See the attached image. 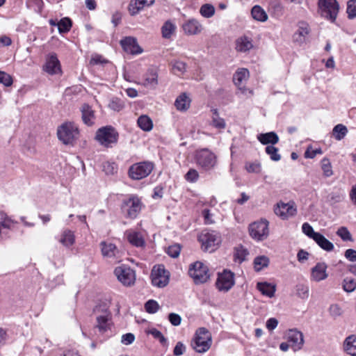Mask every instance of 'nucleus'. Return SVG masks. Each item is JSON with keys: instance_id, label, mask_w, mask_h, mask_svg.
I'll list each match as a JSON object with an SVG mask.
<instances>
[{"instance_id": "30", "label": "nucleus", "mask_w": 356, "mask_h": 356, "mask_svg": "<svg viewBox=\"0 0 356 356\" xmlns=\"http://www.w3.org/2000/svg\"><path fill=\"white\" fill-rule=\"evenodd\" d=\"M309 33V25L305 22H300L299 28L294 35V39L297 42H302Z\"/></svg>"}, {"instance_id": "11", "label": "nucleus", "mask_w": 356, "mask_h": 356, "mask_svg": "<svg viewBox=\"0 0 356 356\" xmlns=\"http://www.w3.org/2000/svg\"><path fill=\"white\" fill-rule=\"evenodd\" d=\"M274 213L282 220H286L296 215L297 208L293 202H280L275 206Z\"/></svg>"}, {"instance_id": "10", "label": "nucleus", "mask_w": 356, "mask_h": 356, "mask_svg": "<svg viewBox=\"0 0 356 356\" xmlns=\"http://www.w3.org/2000/svg\"><path fill=\"white\" fill-rule=\"evenodd\" d=\"M249 232L250 236L258 241H262L268 235V222L261 220L250 225Z\"/></svg>"}, {"instance_id": "50", "label": "nucleus", "mask_w": 356, "mask_h": 356, "mask_svg": "<svg viewBox=\"0 0 356 356\" xmlns=\"http://www.w3.org/2000/svg\"><path fill=\"white\" fill-rule=\"evenodd\" d=\"M347 14L349 19L356 17V0H349L348 1Z\"/></svg>"}, {"instance_id": "19", "label": "nucleus", "mask_w": 356, "mask_h": 356, "mask_svg": "<svg viewBox=\"0 0 356 356\" xmlns=\"http://www.w3.org/2000/svg\"><path fill=\"white\" fill-rule=\"evenodd\" d=\"M120 44L126 52L131 54H137L143 51L136 39L133 37L124 38L120 41Z\"/></svg>"}, {"instance_id": "42", "label": "nucleus", "mask_w": 356, "mask_h": 356, "mask_svg": "<svg viewBox=\"0 0 356 356\" xmlns=\"http://www.w3.org/2000/svg\"><path fill=\"white\" fill-rule=\"evenodd\" d=\"M57 26L60 33H67L72 27V21L68 17H64L58 22Z\"/></svg>"}, {"instance_id": "53", "label": "nucleus", "mask_w": 356, "mask_h": 356, "mask_svg": "<svg viewBox=\"0 0 356 356\" xmlns=\"http://www.w3.org/2000/svg\"><path fill=\"white\" fill-rule=\"evenodd\" d=\"M248 254V250L243 247L241 246L236 248L235 258L238 260L240 263L245 260Z\"/></svg>"}, {"instance_id": "22", "label": "nucleus", "mask_w": 356, "mask_h": 356, "mask_svg": "<svg viewBox=\"0 0 356 356\" xmlns=\"http://www.w3.org/2000/svg\"><path fill=\"white\" fill-rule=\"evenodd\" d=\"M154 0H131L129 11L131 15H136L140 10L152 5Z\"/></svg>"}, {"instance_id": "6", "label": "nucleus", "mask_w": 356, "mask_h": 356, "mask_svg": "<svg viewBox=\"0 0 356 356\" xmlns=\"http://www.w3.org/2000/svg\"><path fill=\"white\" fill-rule=\"evenodd\" d=\"M142 209V202L136 195H131L128 199L124 200L121 209L124 216L134 219L136 218Z\"/></svg>"}, {"instance_id": "25", "label": "nucleus", "mask_w": 356, "mask_h": 356, "mask_svg": "<svg viewBox=\"0 0 356 356\" xmlns=\"http://www.w3.org/2000/svg\"><path fill=\"white\" fill-rule=\"evenodd\" d=\"M124 234L131 245L136 247H143L144 245L145 241L140 233L134 230H127Z\"/></svg>"}, {"instance_id": "17", "label": "nucleus", "mask_w": 356, "mask_h": 356, "mask_svg": "<svg viewBox=\"0 0 356 356\" xmlns=\"http://www.w3.org/2000/svg\"><path fill=\"white\" fill-rule=\"evenodd\" d=\"M182 28L184 33L189 35H198L203 30V26L201 23L194 18L186 21L183 24Z\"/></svg>"}, {"instance_id": "5", "label": "nucleus", "mask_w": 356, "mask_h": 356, "mask_svg": "<svg viewBox=\"0 0 356 356\" xmlns=\"http://www.w3.org/2000/svg\"><path fill=\"white\" fill-rule=\"evenodd\" d=\"M318 9L321 15L334 22L337 17L339 5L337 0H318Z\"/></svg>"}, {"instance_id": "39", "label": "nucleus", "mask_w": 356, "mask_h": 356, "mask_svg": "<svg viewBox=\"0 0 356 356\" xmlns=\"http://www.w3.org/2000/svg\"><path fill=\"white\" fill-rule=\"evenodd\" d=\"M332 133L337 140H341L347 134L348 129L346 126L339 124L334 127Z\"/></svg>"}, {"instance_id": "28", "label": "nucleus", "mask_w": 356, "mask_h": 356, "mask_svg": "<svg viewBox=\"0 0 356 356\" xmlns=\"http://www.w3.org/2000/svg\"><path fill=\"white\" fill-rule=\"evenodd\" d=\"M343 346L348 354L356 356V335L353 334L348 337L343 342Z\"/></svg>"}, {"instance_id": "52", "label": "nucleus", "mask_w": 356, "mask_h": 356, "mask_svg": "<svg viewBox=\"0 0 356 356\" xmlns=\"http://www.w3.org/2000/svg\"><path fill=\"white\" fill-rule=\"evenodd\" d=\"M337 234L339 237H341V238L344 241H353V238H352L350 232L345 227H341L340 228H339L337 232Z\"/></svg>"}, {"instance_id": "38", "label": "nucleus", "mask_w": 356, "mask_h": 356, "mask_svg": "<svg viewBox=\"0 0 356 356\" xmlns=\"http://www.w3.org/2000/svg\"><path fill=\"white\" fill-rule=\"evenodd\" d=\"M172 70L175 74L183 75L186 71V64L181 60H175L172 63Z\"/></svg>"}, {"instance_id": "46", "label": "nucleus", "mask_w": 356, "mask_h": 356, "mask_svg": "<svg viewBox=\"0 0 356 356\" xmlns=\"http://www.w3.org/2000/svg\"><path fill=\"white\" fill-rule=\"evenodd\" d=\"M343 289L346 292H353L356 289V280L353 278L346 277L343 282Z\"/></svg>"}, {"instance_id": "8", "label": "nucleus", "mask_w": 356, "mask_h": 356, "mask_svg": "<svg viewBox=\"0 0 356 356\" xmlns=\"http://www.w3.org/2000/svg\"><path fill=\"white\" fill-rule=\"evenodd\" d=\"M188 274L196 284L205 283L209 279L207 266L200 261H197L190 266Z\"/></svg>"}, {"instance_id": "63", "label": "nucleus", "mask_w": 356, "mask_h": 356, "mask_svg": "<svg viewBox=\"0 0 356 356\" xmlns=\"http://www.w3.org/2000/svg\"><path fill=\"white\" fill-rule=\"evenodd\" d=\"M115 166L114 163L109 162H105L103 164V170L106 174H113L115 170Z\"/></svg>"}, {"instance_id": "2", "label": "nucleus", "mask_w": 356, "mask_h": 356, "mask_svg": "<svg viewBox=\"0 0 356 356\" xmlns=\"http://www.w3.org/2000/svg\"><path fill=\"white\" fill-rule=\"evenodd\" d=\"M203 251L212 252L215 251L221 243L220 236L214 231L204 230L198 236Z\"/></svg>"}, {"instance_id": "18", "label": "nucleus", "mask_w": 356, "mask_h": 356, "mask_svg": "<svg viewBox=\"0 0 356 356\" xmlns=\"http://www.w3.org/2000/svg\"><path fill=\"white\" fill-rule=\"evenodd\" d=\"M80 112L81 113V120L85 124L90 127L95 124L96 118L95 112L91 106L86 103L83 104L80 107Z\"/></svg>"}, {"instance_id": "15", "label": "nucleus", "mask_w": 356, "mask_h": 356, "mask_svg": "<svg viewBox=\"0 0 356 356\" xmlns=\"http://www.w3.org/2000/svg\"><path fill=\"white\" fill-rule=\"evenodd\" d=\"M327 266L324 262H318L311 269L310 280L313 282H319L325 280L327 277Z\"/></svg>"}, {"instance_id": "1", "label": "nucleus", "mask_w": 356, "mask_h": 356, "mask_svg": "<svg viewBox=\"0 0 356 356\" xmlns=\"http://www.w3.org/2000/svg\"><path fill=\"white\" fill-rule=\"evenodd\" d=\"M57 136L63 144L73 145L79 136L78 126L74 122H66L58 127Z\"/></svg>"}, {"instance_id": "55", "label": "nucleus", "mask_w": 356, "mask_h": 356, "mask_svg": "<svg viewBox=\"0 0 356 356\" xmlns=\"http://www.w3.org/2000/svg\"><path fill=\"white\" fill-rule=\"evenodd\" d=\"M302 232L309 238L314 239L315 234H318V232H315L312 227L307 222L303 223L302 226Z\"/></svg>"}, {"instance_id": "64", "label": "nucleus", "mask_w": 356, "mask_h": 356, "mask_svg": "<svg viewBox=\"0 0 356 356\" xmlns=\"http://www.w3.org/2000/svg\"><path fill=\"white\" fill-rule=\"evenodd\" d=\"M344 256L350 261H356V250L353 249L346 250Z\"/></svg>"}, {"instance_id": "35", "label": "nucleus", "mask_w": 356, "mask_h": 356, "mask_svg": "<svg viewBox=\"0 0 356 356\" xmlns=\"http://www.w3.org/2000/svg\"><path fill=\"white\" fill-rule=\"evenodd\" d=\"M75 238L73 232L70 230H65L60 239V242L66 247L72 245L74 243Z\"/></svg>"}, {"instance_id": "57", "label": "nucleus", "mask_w": 356, "mask_h": 356, "mask_svg": "<svg viewBox=\"0 0 356 356\" xmlns=\"http://www.w3.org/2000/svg\"><path fill=\"white\" fill-rule=\"evenodd\" d=\"M198 177L199 174L197 171L195 169L189 170L188 172L185 175L186 179L191 182L196 181L198 179Z\"/></svg>"}, {"instance_id": "26", "label": "nucleus", "mask_w": 356, "mask_h": 356, "mask_svg": "<svg viewBox=\"0 0 356 356\" xmlns=\"http://www.w3.org/2000/svg\"><path fill=\"white\" fill-rule=\"evenodd\" d=\"M253 47L252 40L247 36H241L236 41V49L239 52H246Z\"/></svg>"}, {"instance_id": "45", "label": "nucleus", "mask_w": 356, "mask_h": 356, "mask_svg": "<svg viewBox=\"0 0 356 356\" xmlns=\"http://www.w3.org/2000/svg\"><path fill=\"white\" fill-rule=\"evenodd\" d=\"M296 295L301 299L305 300L309 298V286L303 284H299L296 286Z\"/></svg>"}, {"instance_id": "51", "label": "nucleus", "mask_w": 356, "mask_h": 356, "mask_svg": "<svg viewBox=\"0 0 356 356\" xmlns=\"http://www.w3.org/2000/svg\"><path fill=\"white\" fill-rule=\"evenodd\" d=\"M245 170L250 173H259L261 172V164L258 162H247L245 165Z\"/></svg>"}, {"instance_id": "31", "label": "nucleus", "mask_w": 356, "mask_h": 356, "mask_svg": "<svg viewBox=\"0 0 356 356\" xmlns=\"http://www.w3.org/2000/svg\"><path fill=\"white\" fill-rule=\"evenodd\" d=\"M315 242L324 250L330 252L334 249V245L321 234H315Z\"/></svg>"}, {"instance_id": "54", "label": "nucleus", "mask_w": 356, "mask_h": 356, "mask_svg": "<svg viewBox=\"0 0 356 356\" xmlns=\"http://www.w3.org/2000/svg\"><path fill=\"white\" fill-rule=\"evenodd\" d=\"M12 76L5 72L0 71V83H2L5 86H10L13 84Z\"/></svg>"}, {"instance_id": "23", "label": "nucleus", "mask_w": 356, "mask_h": 356, "mask_svg": "<svg viewBox=\"0 0 356 356\" xmlns=\"http://www.w3.org/2000/svg\"><path fill=\"white\" fill-rule=\"evenodd\" d=\"M191 99L186 92L181 93L175 99V106L179 111H186L191 106Z\"/></svg>"}, {"instance_id": "58", "label": "nucleus", "mask_w": 356, "mask_h": 356, "mask_svg": "<svg viewBox=\"0 0 356 356\" xmlns=\"http://www.w3.org/2000/svg\"><path fill=\"white\" fill-rule=\"evenodd\" d=\"M108 63V60L104 59L102 56L96 54L92 56L90 64V65H98V64H104Z\"/></svg>"}, {"instance_id": "7", "label": "nucleus", "mask_w": 356, "mask_h": 356, "mask_svg": "<svg viewBox=\"0 0 356 356\" xmlns=\"http://www.w3.org/2000/svg\"><path fill=\"white\" fill-rule=\"evenodd\" d=\"M195 158L197 164L206 171L214 168L218 163L216 155L208 149L197 151Z\"/></svg>"}, {"instance_id": "43", "label": "nucleus", "mask_w": 356, "mask_h": 356, "mask_svg": "<svg viewBox=\"0 0 356 356\" xmlns=\"http://www.w3.org/2000/svg\"><path fill=\"white\" fill-rule=\"evenodd\" d=\"M108 107L114 111L119 112L124 108V103L120 98L113 97L110 100Z\"/></svg>"}, {"instance_id": "20", "label": "nucleus", "mask_w": 356, "mask_h": 356, "mask_svg": "<svg viewBox=\"0 0 356 356\" xmlns=\"http://www.w3.org/2000/svg\"><path fill=\"white\" fill-rule=\"evenodd\" d=\"M44 70L49 74H56L61 72L60 62L55 54L47 58Z\"/></svg>"}, {"instance_id": "56", "label": "nucleus", "mask_w": 356, "mask_h": 356, "mask_svg": "<svg viewBox=\"0 0 356 356\" xmlns=\"http://www.w3.org/2000/svg\"><path fill=\"white\" fill-rule=\"evenodd\" d=\"M329 313L332 317L335 318L341 316L343 310L339 305L333 304L329 307Z\"/></svg>"}, {"instance_id": "4", "label": "nucleus", "mask_w": 356, "mask_h": 356, "mask_svg": "<svg viewBox=\"0 0 356 356\" xmlns=\"http://www.w3.org/2000/svg\"><path fill=\"white\" fill-rule=\"evenodd\" d=\"M95 139L102 145L109 147L118 142V133L113 127L106 126L97 131Z\"/></svg>"}, {"instance_id": "44", "label": "nucleus", "mask_w": 356, "mask_h": 356, "mask_svg": "<svg viewBox=\"0 0 356 356\" xmlns=\"http://www.w3.org/2000/svg\"><path fill=\"white\" fill-rule=\"evenodd\" d=\"M26 6L33 8L36 13H41L44 7L42 0H26Z\"/></svg>"}, {"instance_id": "13", "label": "nucleus", "mask_w": 356, "mask_h": 356, "mask_svg": "<svg viewBox=\"0 0 356 356\" xmlns=\"http://www.w3.org/2000/svg\"><path fill=\"white\" fill-rule=\"evenodd\" d=\"M216 285L220 291L227 292L234 285V273L228 270L219 273Z\"/></svg>"}, {"instance_id": "61", "label": "nucleus", "mask_w": 356, "mask_h": 356, "mask_svg": "<svg viewBox=\"0 0 356 356\" xmlns=\"http://www.w3.org/2000/svg\"><path fill=\"white\" fill-rule=\"evenodd\" d=\"M168 319H169L170 322L171 323V324L175 326H177V325H180L181 321V318L180 316L177 314H175V313L170 314L169 316H168Z\"/></svg>"}, {"instance_id": "29", "label": "nucleus", "mask_w": 356, "mask_h": 356, "mask_svg": "<svg viewBox=\"0 0 356 356\" xmlns=\"http://www.w3.org/2000/svg\"><path fill=\"white\" fill-rule=\"evenodd\" d=\"M257 289L264 296L269 298L274 296L275 292V286L267 282H258Z\"/></svg>"}, {"instance_id": "49", "label": "nucleus", "mask_w": 356, "mask_h": 356, "mask_svg": "<svg viewBox=\"0 0 356 356\" xmlns=\"http://www.w3.org/2000/svg\"><path fill=\"white\" fill-rule=\"evenodd\" d=\"M181 246L179 244H174L166 249V253L172 258H177L179 256Z\"/></svg>"}, {"instance_id": "34", "label": "nucleus", "mask_w": 356, "mask_h": 356, "mask_svg": "<svg viewBox=\"0 0 356 356\" xmlns=\"http://www.w3.org/2000/svg\"><path fill=\"white\" fill-rule=\"evenodd\" d=\"M252 17L260 22H266L268 19V15L259 6H254L251 10Z\"/></svg>"}, {"instance_id": "59", "label": "nucleus", "mask_w": 356, "mask_h": 356, "mask_svg": "<svg viewBox=\"0 0 356 356\" xmlns=\"http://www.w3.org/2000/svg\"><path fill=\"white\" fill-rule=\"evenodd\" d=\"M135 340V336L132 333H127L122 336L121 342L124 345H129Z\"/></svg>"}, {"instance_id": "33", "label": "nucleus", "mask_w": 356, "mask_h": 356, "mask_svg": "<svg viewBox=\"0 0 356 356\" xmlns=\"http://www.w3.org/2000/svg\"><path fill=\"white\" fill-rule=\"evenodd\" d=\"M138 127L145 131H149L153 128L152 120L145 115L140 116L137 120Z\"/></svg>"}, {"instance_id": "12", "label": "nucleus", "mask_w": 356, "mask_h": 356, "mask_svg": "<svg viewBox=\"0 0 356 356\" xmlns=\"http://www.w3.org/2000/svg\"><path fill=\"white\" fill-rule=\"evenodd\" d=\"M114 273L118 280L124 286H131L136 280L135 272L126 266L115 268Z\"/></svg>"}, {"instance_id": "16", "label": "nucleus", "mask_w": 356, "mask_h": 356, "mask_svg": "<svg viewBox=\"0 0 356 356\" xmlns=\"http://www.w3.org/2000/svg\"><path fill=\"white\" fill-rule=\"evenodd\" d=\"M287 341L294 351L299 350L304 343L303 334L297 330H290L287 334Z\"/></svg>"}, {"instance_id": "27", "label": "nucleus", "mask_w": 356, "mask_h": 356, "mask_svg": "<svg viewBox=\"0 0 356 356\" xmlns=\"http://www.w3.org/2000/svg\"><path fill=\"white\" fill-rule=\"evenodd\" d=\"M258 140L263 145H275L279 142V137L274 131L260 134L257 136Z\"/></svg>"}, {"instance_id": "37", "label": "nucleus", "mask_w": 356, "mask_h": 356, "mask_svg": "<svg viewBox=\"0 0 356 356\" xmlns=\"http://www.w3.org/2000/svg\"><path fill=\"white\" fill-rule=\"evenodd\" d=\"M176 26L172 22L167 21L161 27L162 36L164 38H170L175 33Z\"/></svg>"}, {"instance_id": "36", "label": "nucleus", "mask_w": 356, "mask_h": 356, "mask_svg": "<svg viewBox=\"0 0 356 356\" xmlns=\"http://www.w3.org/2000/svg\"><path fill=\"white\" fill-rule=\"evenodd\" d=\"M215 7L211 3L203 4L200 8V15L205 18H211L215 15Z\"/></svg>"}, {"instance_id": "41", "label": "nucleus", "mask_w": 356, "mask_h": 356, "mask_svg": "<svg viewBox=\"0 0 356 356\" xmlns=\"http://www.w3.org/2000/svg\"><path fill=\"white\" fill-rule=\"evenodd\" d=\"M212 125L217 129H224L225 127V120L219 117L217 109H212Z\"/></svg>"}, {"instance_id": "9", "label": "nucleus", "mask_w": 356, "mask_h": 356, "mask_svg": "<svg viewBox=\"0 0 356 356\" xmlns=\"http://www.w3.org/2000/svg\"><path fill=\"white\" fill-rule=\"evenodd\" d=\"M154 168V164L150 162H140L131 165L129 170V177L136 180L146 177Z\"/></svg>"}, {"instance_id": "48", "label": "nucleus", "mask_w": 356, "mask_h": 356, "mask_svg": "<svg viewBox=\"0 0 356 356\" xmlns=\"http://www.w3.org/2000/svg\"><path fill=\"white\" fill-rule=\"evenodd\" d=\"M321 163H322L321 168L323 171V175L327 177L332 176L333 174V172H332L331 163H330L329 159L327 158H324L322 160Z\"/></svg>"}, {"instance_id": "24", "label": "nucleus", "mask_w": 356, "mask_h": 356, "mask_svg": "<svg viewBox=\"0 0 356 356\" xmlns=\"http://www.w3.org/2000/svg\"><path fill=\"white\" fill-rule=\"evenodd\" d=\"M111 314L105 309L102 314L97 316V327L101 332H104L109 328Z\"/></svg>"}, {"instance_id": "14", "label": "nucleus", "mask_w": 356, "mask_h": 356, "mask_svg": "<svg viewBox=\"0 0 356 356\" xmlns=\"http://www.w3.org/2000/svg\"><path fill=\"white\" fill-rule=\"evenodd\" d=\"M100 245L102 255L104 257L110 259L113 262L120 261V252L114 244L102 241Z\"/></svg>"}, {"instance_id": "47", "label": "nucleus", "mask_w": 356, "mask_h": 356, "mask_svg": "<svg viewBox=\"0 0 356 356\" xmlns=\"http://www.w3.org/2000/svg\"><path fill=\"white\" fill-rule=\"evenodd\" d=\"M266 152L270 155L273 161H278L281 159V156L278 154V149L273 145L267 146L266 147Z\"/></svg>"}, {"instance_id": "3", "label": "nucleus", "mask_w": 356, "mask_h": 356, "mask_svg": "<svg viewBox=\"0 0 356 356\" xmlns=\"http://www.w3.org/2000/svg\"><path fill=\"white\" fill-rule=\"evenodd\" d=\"M212 343L211 334L204 328H199L195 333V337L192 342V346L197 353H204L207 351Z\"/></svg>"}, {"instance_id": "40", "label": "nucleus", "mask_w": 356, "mask_h": 356, "mask_svg": "<svg viewBox=\"0 0 356 356\" xmlns=\"http://www.w3.org/2000/svg\"><path fill=\"white\" fill-rule=\"evenodd\" d=\"M269 264V259L266 256H259L254 260V267L256 271H260L267 267Z\"/></svg>"}, {"instance_id": "32", "label": "nucleus", "mask_w": 356, "mask_h": 356, "mask_svg": "<svg viewBox=\"0 0 356 356\" xmlns=\"http://www.w3.org/2000/svg\"><path fill=\"white\" fill-rule=\"evenodd\" d=\"M249 77V71L245 68L238 69L234 75L233 79L234 83L240 86L244 81H247Z\"/></svg>"}, {"instance_id": "62", "label": "nucleus", "mask_w": 356, "mask_h": 356, "mask_svg": "<svg viewBox=\"0 0 356 356\" xmlns=\"http://www.w3.org/2000/svg\"><path fill=\"white\" fill-rule=\"evenodd\" d=\"M278 325V321L275 318H270L267 321H266V328L269 330V331H273V330H275L277 326Z\"/></svg>"}, {"instance_id": "21", "label": "nucleus", "mask_w": 356, "mask_h": 356, "mask_svg": "<svg viewBox=\"0 0 356 356\" xmlns=\"http://www.w3.org/2000/svg\"><path fill=\"white\" fill-rule=\"evenodd\" d=\"M170 273L166 270L163 265L157 266V287H165L170 282Z\"/></svg>"}, {"instance_id": "60", "label": "nucleus", "mask_w": 356, "mask_h": 356, "mask_svg": "<svg viewBox=\"0 0 356 356\" xmlns=\"http://www.w3.org/2000/svg\"><path fill=\"white\" fill-rule=\"evenodd\" d=\"M145 311L149 314H154L156 312V301L154 300H149L145 304Z\"/></svg>"}]
</instances>
